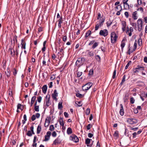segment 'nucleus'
I'll return each instance as SVG.
<instances>
[{
  "label": "nucleus",
  "mask_w": 147,
  "mask_h": 147,
  "mask_svg": "<svg viewBox=\"0 0 147 147\" xmlns=\"http://www.w3.org/2000/svg\"><path fill=\"white\" fill-rule=\"evenodd\" d=\"M42 64L43 65H46V60L45 58H43V60L42 61Z\"/></svg>",
  "instance_id": "55"
},
{
  "label": "nucleus",
  "mask_w": 147,
  "mask_h": 147,
  "mask_svg": "<svg viewBox=\"0 0 147 147\" xmlns=\"http://www.w3.org/2000/svg\"><path fill=\"white\" fill-rule=\"evenodd\" d=\"M53 82H50L49 84L48 85H49V88H51L53 86Z\"/></svg>",
  "instance_id": "56"
},
{
  "label": "nucleus",
  "mask_w": 147,
  "mask_h": 147,
  "mask_svg": "<svg viewBox=\"0 0 147 147\" xmlns=\"http://www.w3.org/2000/svg\"><path fill=\"white\" fill-rule=\"evenodd\" d=\"M131 63V61H129V62H128L127 63V65H126L125 69H127L129 66V65Z\"/></svg>",
  "instance_id": "51"
},
{
  "label": "nucleus",
  "mask_w": 147,
  "mask_h": 147,
  "mask_svg": "<svg viewBox=\"0 0 147 147\" xmlns=\"http://www.w3.org/2000/svg\"><path fill=\"white\" fill-rule=\"evenodd\" d=\"M67 134L68 135L71 134L72 133V131L71 128L70 127L68 128L67 130Z\"/></svg>",
  "instance_id": "25"
},
{
  "label": "nucleus",
  "mask_w": 147,
  "mask_h": 147,
  "mask_svg": "<svg viewBox=\"0 0 147 147\" xmlns=\"http://www.w3.org/2000/svg\"><path fill=\"white\" fill-rule=\"evenodd\" d=\"M26 134L28 136H31L32 135L31 131L30 130L28 131Z\"/></svg>",
  "instance_id": "43"
},
{
  "label": "nucleus",
  "mask_w": 147,
  "mask_h": 147,
  "mask_svg": "<svg viewBox=\"0 0 147 147\" xmlns=\"http://www.w3.org/2000/svg\"><path fill=\"white\" fill-rule=\"evenodd\" d=\"M10 70L9 69H7V71H5V74L6 75V76L7 78H9L10 76Z\"/></svg>",
  "instance_id": "22"
},
{
  "label": "nucleus",
  "mask_w": 147,
  "mask_h": 147,
  "mask_svg": "<svg viewBox=\"0 0 147 147\" xmlns=\"http://www.w3.org/2000/svg\"><path fill=\"white\" fill-rule=\"evenodd\" d=\"M93 70L92 69H91L90 70L89 73L88 75H92L93 74Z\"/></svg>",
  "instance_id": "50"
},
{
  "label": "nucleus",
  "mask_w": 147,
  "mask_h": 147,
  "mask_svg": "<svg viewBox=\"0 0 147 147\" xmlns=\"http://www.w3.org/2000/svg\"><path fill=\"white\" fill-rule=\"evenodd\" d=\"M137 85L141 87L144 86L145 85V83L143 82L138 81L136 82Z\"/></svg>",
  "instance_id": "16"
},
{
  "label": "nucleus",
  "mask_w": 147,
  "mask_h": 147,
  "mask_svg": "<svg viewBox=\"0 0 147 147\" xmlns=\"http://www.w3.org/2000/svg\"><path fill=\"white\" fill-rule=\"evenodd\" d=\"M75 103L77 105V106L78 107H80L82 105V104L81 101L78 102L77 101Z\"/></svg>",
  "instance_id": "33"
},
{
  "label": "nucleus",
  "mask_w": 147,
  "mask_h": 147,
  "mask_svg": "<svg viewBox=\"0 0 147 147\" xmlns=\"http://www.w3.org/2000/svg\"><path fill=\"white\" fill-rule=\"evenodd\" d=\"M92 83L89 82L86 84L82 86V90L83 91H86L89 89L92 86Z\"/></svg>",
  "instance_id": "3"
},
{
  "label": "nucleus",
  "mask_w": 147,
  "mask_h": 147,
  "mask_svg": "<svg viewBox=\"0 0 147 147\" xmlns=\"http://www.w3.org/2000/svg\"><path fill=\"white\" fill-rule=\"evenodd\" d=\"M125 78H126V76H125V75H124L123 76V78L122 80V81L121 83V84H122L125 81Z\"/></svg>",
  "instance_id": "48"
},
{
  "label": "nucleus",
  "mask_w": 147,
  "mask_h": 147,
  "mask_svg": "<svg viewBox=\"0 0 147 147\" xmlns=\"http://www.w3.org/2000/svg\"><path fill=\"white\" fill-rule=\"evenodd\" d=\"M60 124L61 125L63 126L64 125V123L63 119L62 118H60L59 121Z\"/></svg>",
  "instance_id": "29"
},
{
  "label": "nucleus",
  "mask_w": 147,
  "mask_h": 147,
  "mask_svg": "<svg viewBox=\"0 0 147 147\" xmlns=\"http://www.w3.org/2000/svg\"><path fill=\"white\" fill-rule=\"evenodd\" d=\"M9 52L10 51L11 56L14 57L15 55V52L14 49L10 48L9 49Z\"/></svg>",
  "instance_id": "17"
},
{
  "label": "nucleus",
  "mask_w": 147,
  "mask_h": 147,
  "mask_svg": "<svg viewBox=\"0 0 147 147\" xmlns=\"http://www.w3.org/2000/svg\"><path fill=\"white\" fill-rule=\"evenodd\" d=\"M57 134L55 131H54L52 133V135L53 137H55L56 136Z\"/></svg>",
  "instance_id": "58"
},
{
  "label": "nucleus",
  "mask_w": 147,
  "mask_h": 147,
  "mask_svg": "<svg viewBox=\"0 0 147 147\" xmlns=\"http://www.w3.org/2000/svg\"><path fill=\"white\" fill-rule=\"evenodd\" d=\"M135 101V100L133 97H131L130 98V102L131 104H134Z\"/></svg>",
  "instance_id": "38"
},
{
  "label": "nucleus",
  "mask_w": 147,
  "mask_h": 147,
  "mask_svg": "<svg viewBox=\"0 0 147 147\" xmlns=\"http://www.w3.org/2000/svg\"><path fill=\"white\" fill-rule=\"evenodd\" d=\"M22 105L20 104H18L17 105V109H20L22 110L21 108Z\"/></svg>",
  "instance_id": "53"
},
{
  "label": "nucleus",
  "mask_w": 147,
  "mask_h": 147,
  "mask_svg": "<svg viewBox=\"0 0 147 147\" xmlns=\"http://www.w3.org/2000/svg\"><path fill=\"white\" fill-rule=\"evenodd\" d=\"M121 25L122 26V29L123 31L124 32L125 31L126 26V22L124 21H122L121 22Z\"/></svg>",
  "instance_id": "10"
},
{
  "label": "nucleus",
  "mask_w": 147,
  "mask_h": 147,
  "mask_svg": "<svg viewBox=\"0 0 147 147\" xmlns=\"http://www.w3.org/2000/svg\"><path fill=\"white\" fill-rule=\"evenodd\" d=\"M67 39V36L66 35L64 36L63 38V41L65 42L66 41Z\"/></svg>",
  "instance_id": "52"
},
{
  "label": "nucleus",
  "mask_w": 147,
  "mask_h": 147,
  "mask_svg": "<svg viewBox=\"0 0 147 147\" xmlns=\"http://www.w3.org/2000/svg\"><path fill=\"white\" fill-rule=\"evenodd\" d=\"M34 109L36 111L38 112L39 110V106L38 105L34 106Z\"/></svg>",
  "instance_id": "39"
},
{
  "label": "nucleus",
  "mask_w": 147,
  "mask_h": 147,
  "mask_svg": "<svg viewBox=\"0 0 147 147\" xmlns=\"http://www.w3.org/2000/svg\"><path fill=\"white\" fill-rule=\"evenodd\" d=\"M50 123V121L49 119H46L45 123V127H47L49 124Z\"/></svg>",
  "instance_id": "23"
},
{
  "label": "nucleus",
  "mask_w": 147,
  "mask_h": 147,
  "mask_svg": "<svg viewBox=\"0 0 147 147\" xmlns=\"http://www.w3.org/2000/svg\"><path fill=\"white\" fill-rule=\"evenodd\" d=\"M127 121L128 123L131 124H134L138 122L137 120L134 118H128Z\"/></svg>",
  "instance_id": "7"
},
{
  "label": "nucleus",
  "mask_w": 147,
  "mask_h": 147,
  "mask_svg": "<svg viewBox=\"0 0 147 147\" xmlns=\"http://www.w3.org/2000/svg\"><path fill=\"white\" fill-rule=\"evenodd\" d=\"M100 27L99 26V25H98L97 24H96V25L95 27V30L96 31V30H98V28H99V27Z\"/></svg>",
  "instance_id": "63"
},
{
  "label": "nucleus",
  "mask_w": 147,
  "mask_h": 147,
  "mask_svg": "<svg viewBox=\"0 0 147 147\" xmlns=\"http://www.w3.org/2000/svg\"><path fill=\"white\" fill-rule=\"evenodd\" d=\"M69 139L75 143H77L79 141L78 138L75 135H71L69 137Z\"/></svg>",
  "instance_id": "8"
},
{
  "label": "nucleus",
  "mask_w": 147,
  "mask_h": 147,
  "mask_svg": "<svg viewBox=\"0 0 147 147\" xmlns=\"http://www.w3.org/2000/svg\"><path fill=\"white\" fill-rule=\"evenodd\" d=\"M108 33L107 30L105 29L103 30H101L99 32V34L100 36L106 37L108 35Z\"/></svg>",
  "instance_id": "6"
},
{
  "label": "nucleus",
  "mask_w": 147,
  "mask_h": 147,
  "mask_svg": "<svg viewBox=\"0 0 147 147\" xmlns=\"http://www.w3.org/2000/svg\"><path fill=\"white\" fill-rule=\"evenodd\" d=\"M58 93L56 89L54 90V93L52 94V96L53 99L56 101H57V97L58 96Z\"/></svg>",
  "instance_id": "9"
},
{
  "label": "nucleus",
  "mask_w": 147,
  "mask_h": 147,
  "mask_svg": "<svg viewBox=\"0 0 147 147\" xmlns=\"http://www.w3.org/2000/svg\"><path fill=\"white\" fill-rule=\"evenodd\" d=\"M116 10H119L120 11H121L122 10V7L121 5H118L115 7Z\"/></svg>",
  "instance_id": "27"
},
{
  "label": "nucleus",
  "mask_w": 147,
  "mask_h": 147,
  "mask_svg": "<svg viewBox=\"0 0 147 147\" xmlns=\"http://www.w3.org/2000/svg\"><path fill=\"white\" fill-rule=\"evenodd\" d=\"M85 61V58L84 57L79 58L77 60L76 64L77 66L79 67L82 65Z\"/></svg>",
  "instance_id": "1"
},
{
  "label": "nucleus",
  "mask_w": 147,
  "mask_h": 147,
  "mask_svg": "<svg viewBox=\"0 0 147 147\" xmlns=\"http://www.w3.org/2000/svg\"><path fill=\"white\" fill-rule=\"evenodd\" d=\"M137 12L136 11L133 12L132 15V18L134 20H136L137 19L138 17H137Z\"/></svg>",
  "instance_id": "14"
},
{
  "label": "nucleus",
  "mask_w": 147,
  "mask_h": 147,
  "mask_svg": "<svg viewBox=\"0 0 147 147\" xmlns=\"http://www.w3.org/2000/svg\"><path fill=\"white\" fill-rule=\"evenodd\" d=\"M116 70L115 69L113 72V79H114L116 77Z\"/></svg>",
  "instance_id": "44"
},
{
  "label": "nucleus",
  "mask_w": 147,
  "mask_h": 147,
  "mask_svg": "<svg viewBox=\"0 0 147 147\" xmlns=\"http://www.w3.org/2000/svg\"><path fill=\"white\" fill-rule=\"evenodd\" d=\"M125 40L123 39L122 41V42H121V47L122 51H123V49L124 47V46H125Z\"/></svg>",
  "instance_id": "26"
},
{
  "label": "nucleus",
  "mask_w": 147,
  "mask_h": 147,
  "mask_svg": "<svg viewBox=\"0 0 147 147\" xmlns=\"http://www.w3.org/2000/svg\"><path fill=\"white\" fill-rule=\"evenodd\" d=\"M61 140L59 137L57 138L53 142V144L55 145H57L60 143Z\"/></svg>",
  "instance_id": "11"
},
{
  "label": "nucleus",
  "mask_w": 147,
  "mask_h": 147,
  "mask_svg": "<svg viewBox=\"0 0 147 147\" xmlns=\"http://www.w3.org/2000/svg\"><path fill=\"white\" fill-rule=\"evenodd\" d=\"M50 137H48V136H45V139L44 140V141H48Z\"/></svg>",
  "instance_id": "62"
},
{
  "label": "nucleus",
  "mask_w": 147,
  "mask_h": 147,
  "mask_svg": "<svg viewBox=\"0 0 147 147\" xmlns=\"http://www.w3.org/2000/svg\"><path fill=\"white\" fill-rule=\"evenodd\" d=\"M76 96L78 97L81 98L82 97V95L80 93H78L76 94Z\"/></svg>",
  "instance_id": "49"
},
{
  "label": "nucleus",
  "mask_w": 147,
  "mask_h": 147,
  "mask_svg": "<svg viewBox=\"0 0 147 147\" xmlns=\"http://www.w3.org/2000/svg\"><path fill=\"white\" fill-rule=\"evenodd\" d=\"M42 99V97L41 96H39L38 97V101L39 102H40L41 101Z\"/></svg>",
  "instance_id": "61"
},
{
  "label": "nucleus",
  "mask_w": 147,
  "mask_h": 147,
  "mask_svg": "<svg viewBox=\"0 0 147 147\" xmlns=\"http://www.w3.org/2000/svg\"><path fill=\"white\" fill-rule=\"evenodd\" d=\"M47 90V85H45L43 86L42 87V92L44 94H45Z\"/></svg>",
  "instance_id": "20"
},
{
  "label": "nucleus",
  "mask_w": 147,
  "mask_h": 147,
  "mask_svg": "<svg viewBox=\"0 0 147 147\" xmlns=\"http://www.w3.org/2000/svg\"><path fill=\"white\" fill-rule=\"evenodd\" d=\"M21 45H22V48H24V49H26V43L24 41L23 39L22 40V42L21 43Z\"/></svg>",
  "instance_id": "18"
},
{
  "label": "nucleus",
  "mask_w": 147,
  "mask_h": 147,
  "mask_svg": "<svg viewBox=\"0 0 147 147\" xmlns=\"http://www.w3.org/2000/svg\"><path fill=\"white\" fill-rule=\"evenodd\" d=\"M51 132L50 131H48L47 133V135L45 136H48V137H50L51 135Z\"/></svg>",
  "instance_id": "57"
},
{
  "label": "nucleus",
  "mask_w": 147,
  "mask_h": 147,
  "mask_svg": "<svg viewBox=\"0 0 147 147\" xmlns=\"http://www.w3.org/2000/svg\"><path fill=\"white\" fill-rule=\"evenodd\" d=\"M63 108L62 103L61 102H59L58 104V109H61Z\"/></svg>",
  "instance_id": "34"
},
{
  "label": "nucleus",
  "mask_w": 147,
  "mask_h": 147,
  "mask_svg": "<svg viewBox=\"0 0 147 147\" xmlns=\"http://www.w3.org/2000/svg\"><path fill=\"white\" fill-rule=\"evenodd\" d=\"M105 19L102 18V19H100L99 21V22L98 24H97L98 25H99L100 27L102 26L103 24V23L105 21Z\"/></svg>",
  "instance_id": "19"
},
{
  "label": "nucleus",
  "mask_w": 147,
  "mask_h": 147,
  "mask_svg": "<svg viewBox=\"0 0 147 147\" xmlns=\"http://www.w3.org/2000/svg\"><path fill=\"white\" fill-rule=\"evenodd\" d=\"M90 112V109L88 108L86 110V115H88Z\"/></svg>",
  "instance_id": "41"
},
{
  "label": "nucleus",
  "mask_w": 147,
  "mask_h": 147,
  "mask_svg": "<svg viewBox=\"0 0 147 147\" xmlns=\"http://www.w3.org/2000/svg\"><path fill=\"white\" fill-rule=\"evenodd\" d=\"M129 33L128 35L129 36H130L132 35V33H131L133 32L134 31L132 27H131L129 28Z\"/></svg>",
  "instance_id": "28"
},
{
  "label": "nucleus",
  "mask_w": 147,
  "mask_h": 147,
  "mask_svg": "<svg viewBox=\"0 0 147 147\" xmlns=\"http://www.w3.org/2000/svg\"><path fill=\"white\" fill-rule=\"evenodd\" d=\"M41 130V127L40 125H39L37 128V133L38 134H39Z\"/></svg>",
  "instance_id": "24"
},
{
  "label": "nucleus",
  "mask_w": 147,
  "mask_h": 147,
  "mask_svg": "<svg viewBox=\"0 0 147 147\" xmlns=\"http://www.w3.org/2000/svg\"><path fill=\"white\" fill-rule=\"evenodd\" d=\"M36 119V117L35 115H33L31 117V119L32 121H34Z\"/></svg>",
  "instance_id": "60"
},
{
  "label": "nucleus",
  "mask_w": 147,
  "mask_h": 147,
  "mask_svg": "<svg viewBox=\"0 0 147 147\" xmlns=\"http://www.w3.org/2000/svg\"><path fill=\"white\" fill-rule=\"evenodd\" d=\"M95 58L98 61H100V57L99 55H96L95 56Z\"/></svg>",
  "instance_id": "40"
},
{
  "label": "nucleus",
  "mask_w": 147,
  "mask_h": 147,
  "mask_svg": "<svg viewBox=\"0 0 147 147\" xmlns=\"http://www.w3.org/2000/svg\"><path fill=\"white\" fill-rule=\"evenodd\" d=\"M91 34V31L90 30L88 31L86 33L85 37H87L90 36Z\"/></svg>",
  "instance_id": "35"
},
{
  "label": "nucleus",
  "mask_w": 147,
  "mask_h": 147,
  "mask_svg": "<svg viewBox=\"0 0 147 147\" xmlns=\"http://www.w3.org/2000/svg\"><path fill=\"white\" fill-rule=\"evenodd\" d=\"M91 140L88 138H87L86 140L85 143L87 144V146H88V145L90 143Z\"/></svg>",
  "instance_id": "30"
},
{
  "label": "nucleus",
  "mask_w": 147,
  "mask_h": 147,
  "mask_svg": "<svg viewBox=\"0 0 147 147\" xmlns=\"http://www.w3.org/2000/svg\"><path fill=\"white\" fill-rule=\"evenodd\" d=\"M138 30L139 31H141L142 28L143 22L141 19H139L137 21Z\"/></svg>",
  "instance_id": "4"
},
{
  "label": "nucleus",
  "mask_w": 147,
  "mask_h": 147,
  "mask_svg": "<svg viewBox=\"0 0 147 147\" xmlns=\"http://www.w3.org/2000/svg\"><path fill=\"white\" fill-rule=\"evenodd\" d=\"M98 44V42H95L93 44L92 47V48L93 49H94L97 46Z\"/></svg>",
  "instance_id": "36"
},
{
  "label": "nucleus",
  "mask_w": 147,
  "mask_h": 147,
  "mask_svg": "<svg viewBox=\"0 0 147 147\" xmlns=\"http://www.w3.org/2000/svg\"><path fill=\"white\" fill-rule=\"evenodd\" d=\"M142 40L141 38H140L138 39V45H140L142 44Z\"/></svg>",
  "instance_id": "46"
},
{
  "label": "nucleus",
  "mask_w": 147,
  "mask_h": 147,
  "mask_svg": "<svg viewBox=\"0 0 147 147\" xmlns=\"http://www.w3.org/2000/svg\"><path fill=\"white\" fill-rule=\"evenodd\" d=\"M117 36L116 35L115 32H113L111 33V42L112 43H114L117 41Z\"/></svg>",
  "instance_id": "2"
},
{
  "label": "nucleus",
  "mask_w": 147,
  "mask_h": 147,
  "mask_svg": "<svg viewBox=\"0 0 147 147\" xmlns=\"http://www.w3.org/2000/svg\"><path fill=\"white\" fill-rule=\"evenodd\" d=\"M63 20L62 16H61L60 18V19L58 20V22H60L62 23Z\"/></svg>",
  "instance_id": "47"
},
{
  "label": "nucleus",
  "mask_w": 147,
  "mask_h": 147,
  "mask_svg": "<svg viewBox=\"0 0 147 147\" xmlns=\"http://www.w3.org/2000/svg\"><path fill=\"white\" fill-rule=\"evenodd\" d=\"M113 136L115 137H118L119 136V132L118 131H116L113 134Z\"/></svg>",
  "instance_id": "32"
},
{
  "label": "nucleus",
  "mask_w": 147,
  "mask_h": 147,
  "mask_svg": "<svg viewBox=\"0 0 147 147\" xmlns=\"http://www.w3.org/2000/svg\"><path fill=\"white\" fill-rule=\"evenodd\" d=\"M36 97L34 96L32 97L31 99V104H30V106L31 107L33 103H34L35 100H36Z\"/></svg>",
  "instance_id": "21"
},
{
  "label": "nucleus",
  "mask_w": 147,
  "mask_h": 147,
  "mask_svg": "<svg viewBox=\"0 0 147 147\" xmlns=\"http://www.w3.org/2000/svg\"><path fill=\"white\" fill-rule=\"evenodd\" d=\"M112 22H111L110 20H109V21L107 22L106 23L107 26L108 27L110 26L112 23Z\"/></svg>",
  "instance_id": "37"
},
{
  "label": "nucleus",
  "mask_w": 147,
  "mask_h": 147,
  "mask_svg": "<svg viewBox=\"0 0 147 147\" xmlns=\"http://www.w3.org/2000/svg\"><path fill=\"white\" fill-rule=\"evenodd\" d=\"M55 128L53 125H51L50 126L49 130L51 131H53Z\"/></svg>",
  "instance_id": "45"
},
{
  "label": "nucleus",
  "mask_w": 147,
  "mask_h": 147,
  "mask_svg": "<svg viewBox=\"0 0 147 147\" xmlns=\"http://www.w3.org/2000/svg\"><path fill=\"white\" fill-rule=\"evenodd\" d=\"M124 7L125 9H129V6L128 4L127 3H125L123 4Z\"/></svg>",
  "instance_id": "31"
},
{
  "label": "nucleus",
  "mask_w": 147,
  "mask_h": 147,
  "mask_svg": "<svg viewBox=\"0 0 147 147\" xmlns=\"http://www.w3.org/2000/svg\"><path fill=\"white\" fill-rule=\"evenodd\" d=\"M134 48L133 49V51H134L136 49L137 47V44L136 43V42H135L134 44Z\"/></svg>",
  "instance_id": "54"
},
{
  "label": "nucleus",
  "mask_w": 147,
  "mask_h": 147,
  "mask_svg": "<svg viewBox=\"0 0 147 147\" xmlns=\"http://www.w3.org/2000/svg\"><path fill=\"white\" fill-rule=\"evenodd\" d=\"M50 98V95H49L48 99L46 100V105L45 106V108H47L48 107L51 105V103L49 102Z\"/></svg>",
  "instance_id": "12"
},
{
  "label": "nucleus",
  "mask_w": 147,
  "mask_h": 147,
  "mask_svg": "<svg viewBox=\"0 0 147 147\" xmlns=\"http://www.w3.org/2000/svg\"><path fill=\"white\" fill-rule=\"evenodd\" d=\"M120 106L121 107V109H120V114L121 115L123 116V115L124 114V110H123V106L122 104H121L120 105Z\"/></svg>",
  "instance_id": "15"
},
{
  "label": "nucleus",
  "mask_w": 147,
  "mask_h": 147,
  "mask_svg": "<svg viewBox=\"0 0 147 147\" xmlns=\"http://www.w3.org/2000/svg\"><path fill=\"white\" fill-rule=\"evenodd\" d=\"M144 67L143 66H141L140 65H138L137 67L134 69L133 72L134 74H136L139 72V70L143 71L144 70Z\"/></svg>",
  "instance_id": "5"
},
{
  "label": "nucleus",
  "mask_w": 147,
  "mask_h": 147,
  "mask_svg": "<svg viewBox=\"0 0 147 147\" xmlns=\"http://www.w3.org/2000/svg\"><path fill=\"white\" fill-rule=\"evenodd\" d=\"M92 127V125L90 123L87 126V129L88 130H89Z\"/></svg>",
  "instance_id": "42"
},
{
  "label": "nucleus",
  "mask_w": 147,
  "mask_h": 147,
  "mask_svg": "<svg viewBox=\"0 0 147 147\" xmlns=\"http://www.w3.org/2000/svg\"><path fill=\"white\" fill-rule=\"evenodd\" d=\"M124 14L126 17L127 18H128L129 17V13L127 11H125V12Z\"/></svg>",
  "instance_id": "64"
},
{
  "label": "nucleus",
  "mask_w": 147,
  "mask_h": 147,
  "mask_svg": "<svg viewBox=\"0 0 147 147\" xmlns=\"http://www.w3.org/2000/svg\"><path fill=\"white\" fill-rule=\"evenodd\" d=\"M86 52L88 53V55L90 57H93L94 56V54L93 51H90L89 50H87Z\"/></svg>",
  "instance_id": "13"
},
{
  "label": "nucleus",
  "mask_w": 147,
  "mask_h": 147,
  "mask_svg": "<svg viewBox=\"0 0 147 147\" xmlns=\"http://www.w3.org/2000/svg\"><path fill=\"white\" fill-rule=\"evenodd\" d=\"M82 72L79 71L77 73V76L78 77H80L82 74Z\"/></svg>",
  "instance_id": "59"
}]
</instances>
